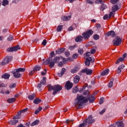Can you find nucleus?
Listing matches in <instances>:
<instances>
[{"instance_id": "obj_28", "label": "nucleus", "mask_w": 127, "mask_h": 127, "mask_svg": "<svg viewBox=\"0 0 127 127\" xmlns=\"http://www.w3.org/2000/svg\"><path fill=\"white\" fill-rule=\"evenodd\" d=\"M9 77H10V75L7 73H5L2 75V78L3 79H8Z\"/></svg>"}, {"instance_id": "obj_44", "label": "nucleus", "mask_w": 127, "mask_h": 127, "mask_svg": "<svg viewBox=\"0 0 127 127\" xmlns=\"http://www.w3.org/2000/svg\"><path fill=\"white\" fill-rule=\"evenodd\" d=\"M115 11L112 10V11L109 14V18H111V16H114L115 15Z\"/></svg>"}, {"instance_id": "obj_17", "label": "nucleus", "mask_w": 127, "mask_h": 127, "mask_svg": "<svg viewBox=\"0 0 127 127\" xmlns=\"http://www.w3.org/2000/svg\"><path fill=\"white\" fill-rule=\"evenodd\" d=\"M83 40L82 36H78L75 39V42H81Z\"/></svg>"}, {"instance_id": "obj_30", "label": "nucleus", "mask_w": 127, "mask_h": 127, "mask_svg": "<svg viewBox=\"0 0 127 127\" xmlns=\"http://www.w3.org/2000/svg\"><path fill=\"white\" fill-rule=\"evenodd\" d=\"M15 98H9L8 100H7V102L9 103H13V102H15Z\"/></svg>"}, {"instance_id": "obj_52", "label": "nucleus", "mask_w": 127, "mask_h": 127, "mask_svg": "<svg viewBox=\"0 0 127 127\" xmlns=\"http://www.w3.org/2000/svg\"><path fill=\"white\" fill-rule=\"evenodd\" d=\"M19 119H20V116L17 115L13 118V120H19Z\"/></svg>"}, {"instance_id": "obj_2", "label": "nucleus", "mask_w": 127, "mask_h": 127, "mask_svg": "<svg viewBox=\"0 0 127 127\" xmlns=\"http://www.w3.org/2000/svg\"><path fill=\"white\" fill-rule=\"evenodd\" d=\"M48 89L49 91H54L53 95H56L58 92L62 90V86L58 84L52 86L51 84H49L48 85Z\"/></svg>"}, {"instance_id": "obj_31", "label": "nucleus", "mask_w": 127, "mask_h": 127, "mask_svg": "<svg viewBox=\"0 0 127 127\" xmlns=\"http://www.w3.org/2000/svg\"><path fill=\"white\" fill-rule=\"evenodd\" d=\"M41 100L39 99V98H36L34 100V104L37 105L39 104V103H41Z\"/></svg>"}, {"instance_id": "obj_63", "label": "nucleus", "mask_w": 127, "mask_h": 127, "mask_svg": "<svg viewBox=\"0 0 127 127\" xmlns=\"http://www.w3.org/2000/svg\"><path fill=\"white\" fill-rule=\"evenodd\" d=\"M96 53V50L92 49L91 50L90 53H91V54H94V53Z\"/></svg>"}, {"instance_id": "obj_1", "label": "nucleus", "mask_w": 127, "mask_h": 127, "mask_svg": "<svg viewBox=\"0 0 127 127\" xmlns=\"http://www.w3.org/2000/svg\"><path fill=\"white\" fill-rule=\"evenodd\" d=\"M88 101H89V103H94V101H95V96L94 95H90L86 97H85L83 96V95L80 96L78 95L73 104V106H74L76 109H81L82 108V107H83L84 104L87 103Z\"/></svg>"}, {"instance_id": "obj_57", "label": "nucleus", "mask_w": 127, "mask_h": 127, "mask_svg": "<svg viewBox=\"0 0 127 127\" xmlns=\"http://www.w3.org/2000/svg\"><path fill=\"white\" fill-rule=\"evenodd\" d=\"M106 112V109H104L99 112L100 115H103Z\"/></svg>"}, {"instance_id": "obj_60", "label": "nucleus", "mask_w": 127, "mask_h": 127, "mask_svg": "<svg viewBox=\"0 0 127 127\" xmlns=\"http://www.w3.org/2000/svg\"><path fill=\"white\" fill-rule=\"evenodd\" d=\"M47 43V42L46 41V40H44L43 42L42 43V45H44V46H45V45H46Z\"/></svg>"}, {"instance_id": "obj_42", "label": "nucleus", "mask_w": 127, "mask_h": 127, "mask_svg": "<svg viewBox=\"0 0 127 127\" xmlns=\"http://www.w3.org/2000/svg\"><path fill=\"white\" fill-rule=\"evenodd\" d=\"M15 87H16V84L15 83H12L9 85L10 89H13V88H15Z\"/></svg>"}, {"instance_id": "obj_55", "label": "nucleus", "mask_w": 127, "mask_h": 127, "mask_svg": "<svg viewBox=\"0 0 127 127\" xmlns=\"http://www.w3.org/2000/svg\"><path fill=\"white\" fill-rule=\"evenodd\" d=\"M73 26H74V25H73L72 26H70L68 28L69 31H72V30L75 29V28H73Z\"/></svg>"}, {"instance_id": "obj_40", "label": "nucleus", "mask_w": 127, "mask_h": 127, "mask_svg": "<svg viewBox=\"0 0 127 127\" xmlns=\"http://www.w3.org/2000/svg\"><path fill=\"white\" fill-rule=\"evenodd\" d=\"M42 108L39 107L38 109L36 110L35 112V115H37V114H38V113H39V112H40V111H42Z\"/></svg>"}, {"instance_id": "obj_3", "label": "nucleus", "mask_w": 127, "mask_h": 127, "mask_svg": "<svg viewBox=\"0 0 127 127\" xmlns=\"http://www.w3.org/2000/svg\"><path fill=\"white\" fill-rule=\"evenodd\" d=\"M93 33L94 32L92 31V30H88L86 32L83 33L82 34V38H84L85 40H87L88 38H90V36H91Z\"/></svg>"}, {"instance_id": "obj_37", "label": "nucleus", "mask_w": 127, "mask_h": 127, "mask_svg": "<svg viewBox=\"0 0 127 127\" xmlns=\"http://www.w3.org/2000/svg\"><path fill=\"white\" fill-rule=\"evenodd\" d=\"M62 28H63V26L62 25H59L57 27V32H60L61 30H62Z\"/></svg>"}, {"instance_id": "obj_5", "label": "nucleus", "mask_w": 127, "mask_h": 127, "mask_svg": "<svg viewBox=\"0 0 127 127\" xmlns=\"http://www.w3.org/2000/svg\"><path fill=\"white\" fill-rule=\"evenodd\" d=\"M46 64L48 65L49 64V66L50 68L54 67L55 65V63L53 60H52V58H49L45 62Z\"/></svg>"}, {"instance_id": "obj_56", "label": "nucleus", "mask_w": 127, "mask_h": 127, "mask_svg": "<svg viewBox=\"0 0 127 127\" xmlns=\"http://www.w3.org/2000/svg\"><path fill=\"white\" fill-rule=\"evenodd\" d=\"M64 64L62 62H60V63H58V66H59V67H62Z\"/></svg>"}, {"instance_id": "obj_38", "label": "nucleus", "mask_w": 127, "mask_h": 127, "mask_svg": "<svg viewBox=\"0 0 127 127\" xmlns=\"http://www.w3.org/2000/svg\"><path fill=\"white\" fill-rule=\"evenodd\" d=\"M100 39V36L98 34H95L93 36V39L95 40H98V39Z\"/></svg>"}, {"instance_id": "obj_34", "label": "nucleus", "mask_w": 127, "mask_h": 127, "mask_svg": "<svg viewBox=\"0 0 127 127\" xmlns=\"http://www.w3.org/2000/svg\"><path fill=\"white\" fill-rule=\"evenodd\" d=\"M35 98V94H32L28 96L29 100H33Z\"/></svg>"}, {"instance_id": "obj_12", "label": "nucleus", "mask_w": 127, "mask_h": 127, "mask_svg": "<svg viewBox=\"0 0 127 127\" xmlns=\"http://www.w3.org/2000/svg\"><path fill=\"white\" fill-rule=\"evenodd\" d=\"M79 69L80 66H76L71 70V73H72V74H75V73H77V72H78V71H79Z\"/></svg>"}, {"instance_id": "obj_64", "label": "nucleus", "mask_w": 127, "mask_h": 127, "mask_svg": "<svg viewBox=\"0 0 127 127\" xmlns=\"http://www.w3.org/2000/svg\"><path fill=\"white\" fill-rule=\"evenodd\" d=\"M42 84L41 83H39L37 85V88L38 89H40L41 88V86H42Z\"/></svg>"}, {"instance_id": "obj_46", "label": "nucleus", "mask_w": 127, "mask_h": 127, "mask_svg": "<svg viewBox=\"0 0 127 127\" xmlns=\"http://www.w3.org/2000/svg\"><path fill=\"white\" fill-rule=\"evenodd\" d=\"M95 3L99 4V3H104V2L102 0H96Z\"/></svg>"}, {"instance_id": "obj_19", "label": "nucleus", "mask_w": 127, "mask_h": 127, "mask_svg": "<svg viewBox=\"0 0 127 127\" xmlns=\"http://www.w3.org/2000/svg\"><path fill=\"white\" fill-rule=\"evenodd\" d=\"M9 3V1L8 0H2V5L3 6H6Z\"/></svg>"}, {"instance_id": "obj_29", "label": "nucleus", "mask_w": 127, "mask_h": 127, "mask_svg": "<svg viewBox=\"0 0 127 127\" xmlns=\"http://www.w3.org/2000/svg\"><path fill=\"white\" fill-rule=\"evenodd\" d=\"M40 83L42 85H45V84H46V77H44Z\"/></svg>"}, {"instance_id": "obj_13", "label": "nucleus", "mask_w": 127, "mask_h": 127, "mask_svg": "<svg viewBox=\"0 0 127 127\" xmlns=\"http://www.w3.org/2000/svg\"><path fill=\"white\" fill-rule=\"evenodd\" d=\"M13 74L14 77H15V78H20L21 76L20 73L17 70H16V69L15 71H13Z\"/></svg>"}, {"instance_id": "obj_26", "label": "nucleus", "mask_w": 127, "mask_h": 127, "mask_svg": "<svg viewBox=\"0 0 127 127\" xmlns=\"http://www.w3.org/2000/svg\"><path fill=\"white\" fill-rule=\"evenodd\" d=\"M65 72H66V69L65 68H63L61 73L58 74V76L59 77H62V76L64 75V73H65Z\"/></svg>"}, {"instance_id": "obj_61", "label": "nucleus", "mask_w": 127, "mask_h": 127, "mask_svg": "<svg viewBox=\"0 0 127 127\" xmlns=\"http://www.w3.org/2000/svg\"><path fill=\"white\" fill-rule=\"evenodd\" d=\"M45 74H46V69H45L44 71L42 72L41 75H42V76H44Z\"/></svg>"}, {"instance_id": "obj_54", "label": "nucleus", "mask_w": 127, "mask_h": 127, "mask_svg": "<svg viewBox=\"0 0 127 127\" xmlns=\"http://www.w3.org/2000/svg\"><path fill=\"white\" fill-rule=\"evenodd\" d=\"M64 54L66 57H68V56H70V53H69V51H65L64 52Z\"/></svg>"}, {"instance_id": "obj_47", "label": "nucleus", "mask_w": 127, "mask_h": 127, "mask_svg": "<svg viewBox=\"0 0 127 127\" xmlns=\"http://www.w3.org/2000/svg\"><path fill=\"white\" fill-rule=\"evenodd\" d=\"M86 2L87 3H89V4H93L94 3V0H87Z\"/></svg>"}, {"instance_id": "obj_9", "label": "nucleus", "mask_w": 127, "mask_h": 127, "mask_svg": "<svg viewBox=\"0 0 127 127\" xmlns=\"http://www.w3.org/2000/svg\"><path fill=\"white\" fill-rule=\"evenodd\" d=\"M94 60H92V58L88 57L86 59V60L85 61V64L86 66H90V63H94Z\"/></svg>"}, {"instance_id": "obj_58", "label": "nucleus", "mask_w": 127, "mask_h": 127, "mask_svg": "<svg viewBox=\"0 0 127 127\" xmlns=\"http://www.w3.org/2000/svg\"><path fill=\"white\" fill-rule=\"evenodd\" d=\"M73 58H74V59H76L78 58V54H74L73 56H72Z\"/></svg>"}, {"instance_id": "obj_23", "label": "nucleus", "mask_w": 127, "mask_h": 127, "mask_svg": "<svg viewBox=\"0 0 127 127\" xmlns=\"http://www.w3.org/2000/svg\"><path fill=\"white\" fill-rule=\"evenodd\" d=\"M120 9V7H119V6L118 5H114L112 6V10L113 11H117V10H119Z\"/></svg>"}, {"instance_id": "obj_35", "label": "nucleus", "mask_w": 127, "mask_h": 127, "mask_svg": "<svg viewBox=\"0 0 127 127\" xmlns=\"http://www.w3.org/2000/svg\"><path fill=\"white\" fill-rule=\"evenodd\" d=\"M78 47V46H77V45H74L73 46H71L70 47H69V49L71 51L72 50H74V49H75V48H77Z\"/></svg>"}, {"instance_id": "obj_39", "label": "nucleus", "mask_w": 127, "mask_h": 127, "mask_svg": "<svg viewBox=\"0 0 127 127\" xmlns=\"http://www.w3.org/2000/svg\"><path fill=\"white\" fill-rule=\"evenodd\" d=\"M120 0H111L110 2L113 4H115L116 3H118Z\"/></svg>"}, {"instance_id": "obj_36", "label": "nucleus", "mask_w": 127, "mask_h": 127, "mask_svg": "<svg viewBox=\"0 0 127 127\" xmlns=\"http://www.w3.org/2000/svg\"><path fill=\"white\" fill-rule=\"evenodd\" d=\"M78 52L80 55H82V54L84 53V50H83L82 48H79L78 50Z\"/></svg>"}, {"instance_id": "obj_49", "label": "nucleus", "mask_w": 127, "mask_h": 127, "mask_svg": "<svg viewBox=\"0 0 127 127\" xmlns=\"http://www.w3.org/2000/svg\"><path fill=\"white\" fill-rule=\"evenodd\" d=\"M89 94H90V91H89V90L84 91L83 92V95L84 96H86L87 95H89Z\"/></svg>"}, {"instance_id": "obj_15", "label": "nucleus", "mask_w": 127, "mask_h": 127, "mask_svg": "<svg viewBox=\"0 0 127 127\" xmlns=\"http://www.w3.org/2000/svg\"><path fill=\"white\" fill-rule=\"evenodd\" d=\"M71 19V16H63L62 17V20L64 21H67V20H70Z\"/></svg>"}, {"instance_id": "obj_32", "label": "nucleus", "mask_w": 127, "mask_h": 127, "mask_svg": "<svg viewBox=\"0 0 127 127\" xmlns=\"http://www.w3.org/2000/svg\"><path fill=\"white\" fill-rule=\"evenodd\" d=\"M39 124V121L36 120L34 121L33 123H32L31 126L32 127H34V126H36V125H38Z\"/></svg>"}, {"instance_id": "obj_41", "label": "nucleus", "mask_w": 127, "mask_h": 127, "mask_svg": "<svg viewBox=\"0 0 127 127\" xmlns=\"http://www.w3.org/2000/svg\"><path fill=\"white\" fill-rule=\"evenodd\" d=\"M17 71H18L19 72H24L25 71V68H19L16 69Z\"/></svg>"}, {"instance_id": "obj_59", "label": "nucleus", "mask_w": 127, "mask_h": 127, "mask_svg": "<svg viewBox=\"0 0 127 127\" xmlns=\"http://www.w3.org/2000/svg\"><path fill=\"white\" fill-rule=\"evenodd\" d=\"M5 95H9L10 94V91H8V90H6L5 92H4V93Z\"/></svg>"}, {"instance_id": "obj_48", "label": "nucleus", "mask_w": 127, "mask_h": 127, "mask_svg": "<svg viewBox=\"0 0 127 127\" xmlns=\"http://www.w3.org/2000/svg\"><path fill=\"white\" fill-rule=\"evenodd\" d=\"M63 60V62L64 64H66V63H67L68 62V60L65 58H63L62 59Z\"/></svg>"}, {"instance_id": "obj_24", "label": "nucleus", "mask_w": 127, "mask_h": 127, "mask_svg": "<svg viewBox=\"0 0 127 127\" xmlns=\"http://www.w3.org/2000/svg\"><path fill=\"white\" fill-rule=\"evenodd\" d=\"M34 71L35 72L40 71L41 69V66L39 65H35L33 68Z\"/></svg>"}, {"instance_id": "obj_43", "label": "nucleus", "mask_w": 127, "mask_h": 127, "mask_svg": "<svg viewBox=\"0 0 127 127\" xmlns=\"http://www.w3.org/2000/svg\"><path fill=\"white\" fill-rule=\"evenodd\" d=\"M73 93H74V94H76V93H77L78 92V87L75 86L73 90H72Z\"/></svg>"}, {"instance_id": "obj_7", "label": "nucleus", "mask_w": 127, "mask_h": 127, "mask_svg": "<svg viewBox=\"0 0 127 127\" xmlns=\"http://www.w3.org/2000/svg\"><path fill=\"white\" fill-rule=\"evenodd\" d=\"M109 127H125V124L122 122H116L115 124L110 125Z\"/></svg>"}, {"instance_id": "obj_6", "label": "nucleus", "mask_w": 127, "mask_h": 127, "mask_svg": "<svg viewBox=\"0 0 127 127\" xmlns=\"http://www.w3.org/2000/svg\"><path fill=\"white\" fill-rule=\"evenodd\" d=\"M12 60V57H6L0 64V65H5V64H8L9 62H10Z\"/></svg>"}, {"instance_id": "obj_11", "label": "nucleus", "mask_w": 127, "mask_h": 127, "mask_svg": "<svg viewBox=\"0 0 127 127\" xmlns=\"http://www.w3.org/2000/svg\"><path fill=\"white\" fill-rule=\"evenodd\" d=\"M82 73H86L87 75H92L93 70L86 68L82 70Z\"/></svg>"}, {"instance_id": "obj_4", "label": "nucleus", "mask_w": 127, "mask_h": 127, "mask_svg": "<svg viewBox=\"0 0 127 127\" xmlns=\"http://www.w3.org/2000/svg\"><path fill=\"white\" fill-rule=\"evenodd\" d=\"M114 45L120 46L122 44V38L119 36L115 37L113 41Z\"/></svg>"}, {"instance_id": "obj_45", "label": "nucleus", "mask_w": 127, "mask_h": 127, "mask_svg": "<svg viewBox=\"0 0 127 127\" xmlns=\"http://www.w3.org/2000/svg\"><path fill=\"white\" fill-rule=\"evenodd\" d=\"M109 88H112L113 87V79L110 80V82L108 84Z\"/></svg>"}, {"instance_id": "obj_50", "label": "nucleus", "mask_w": 127, "mask_h": 127, "mask_svg": "<svg viewBox=\"0 0 127 127\" xmlns=\"http://www.w3.org/2000/svg\"><path fill=\"white\" fill-rule=\"evenodd\" d=\"M104 100H105V98H104L103 97L100 98V101H99L100 105H102V104H103V103H104Z\"/></svg>"}, {"instance_id": "obj_14", "label": "nucleus", "mask_w": 127, "mask_h": 127, "mask_svg": "<svg viewBox=\"0 0 127 127\" xmlns=\"http://www.w3.org/2000/svg\"><path fill=\"white\" fill-rule=\"evenodd\" d=\"M127 57V54H124L123 55V58H120L116 63V64H119L120 62H123L125 60V58Z\"/></svg>"}, {"instance_id": "obj_25", "label": "nucleus", "mask_w": 127, "mask_h": 127, "mask_svg": "<svg viewBox=\"0 0 127 127\" xmlns=\"http://www.w3.org/2000/svg\"><path fill=\"white\" fill-rule=\"evenodd\" d=\"M17 123H18V121L16 120H11L9 122V125H15L16 124H17Z\"/></svg>"}, {"instance_id": "obj_33", "label": "nucleus", "mask_w": 127, "mask_h": 127, "mask_svg": "<svg viewBox=\"0 0 127 127\" xmlns=\"http://www.w3.org/2000/svg\"><path fill=\"white\" fill-rule=\"evenodd\" d=\"M107 7H108V6H107V5H106L105 4H102L100 7V10L103 11L104 9H106Z\"/></svg>"}, {"instance_id": "obj_62", "label": "nucleus", "mask_w": 127, "mask_h": 127, "mask_svg": "<svg viewBox=\"0 0 127 127\" xmlns=\"http://www.w3.org/2000/svg\"><path fill=\"white\" fill-rule=\"evenodd\" d=\"M118 67H119L121 69V70H123V69H124V68H125V65L122 64Z\"/></svg>"}, {"instance_id": "obj_10", "label": "nucleus", "mask_w": 127, "mask_h": 127, "mask_svg": "<svg viewBox=\"0 0 127 127\" xmlns=\"http://www.w3.org/2000/svg\"><path fill=\"white\" fill-rule=\"evenodd\" d=\"M73 87V83L68 81L66 82L65 88L66 90H70Z\"/></svg>"}, {"instance_id": "obj_51", "label": "nucleus", "mask_w": 127, "mask_h": 127, "mask_svg": "<svg viewBox=\"0 0 127 127\" xmlns=\"http://www.w3.org/2000/svg\"><path fill=\"white\" fill-rule=\"evenodd\" d=\"M12 39H13V37L12 36H9V37L7 38L8 41H11Z\"/></svg>"}, {"instance_id": "obj_8", "label": "nucleus", "mask_w": 127, "mask_h": 127, "mask_svg": "<svg viewBox=\"0 0 127 127\" xmlns=\"http://www.w3.org/2000/svg\"><path fill=\"white\" fill-rule=\"evenodd\" d=\"M20 48L18 45H17L15 47H10L6 49V51L7 52H13V51H17V50H19Z\"/></svg>"}, {"instance_id": "obj_53", "label": "nucleus", "mask_w": 127, "mask_h": 127, "mask_svg": "<svg viewBox=\"0 0 127 127\" xmlns=\"http://www.w3.org/2000/svg\"><path fill=\"white\" fill-rule=\"evenodd\" d=\"M34 73H35V70H34V69H33V70H31L30 72H29V76H32V75H33V74H34Z\"/></svg>"}, {"instance_id": "obj_22", "label": "nucleus", "mask_w": 127, "mask_h": 127, "mask_svg": "<svg viewBox=\"0 0 127 127\" xmlns=\"http://www.w3.org/2000/svg\"><path fill=\"white\" fill-rule=\"evenodd\" d=\"M60 59H62V58L58 57H55L53 61L55 63H58L59 61H60Z\"/></svg>"}, {"instance_id": "obj_27", "label": "nucleus", "mask_w": 127, "mask_h": 127, "mask_svg": "<svg viewBox=\"0 0 127 127\" xmlns=\"http://www.w3.org/2000/svg\"><path fill=\"white\" fill-rule=\"evenodd\" d=\"M28 110V109L27 108L23 109V110H21V111H19V112H18L17 115L20 116V115H21V114H22V113H25V112H27Z\"/></svg>"}, {"instance_id": "obj_16", "label": "nucleus", "mask_w": 127, "mask_h": 127, "mask_svg": "<svg viewBox=\"0 0 127 127\" xmlns=\"http://www.w3.org/2000/svg\"><path fill=\"white\" fill-rule=\"evenodd\" d=\"M107 36H111V37H115L116 36V33L114 31L109 32L107 34Z\"/></svg>"}, {"instance_id": "obj_20", "label": "nucleus", "mask_w": 127, "mask_h": 127, "mask_svg": "<svg viewBox=\"0 0 127 127\" xmlns=\"http://www.w3.org/2000/svg\"><path fill=\"white\" fill-rule=\"evenodd\" d=\"M65 51V49L64 48H62L58 49L56 51V53L57 54H61V53H63Z\"/></svg>"}, {"instance_id": "obj_21", "label": "nucleus", "mask_w": 127, "mask_h": 127, "mask_svg": "<svg viewBox=\"0 0 127 127\" xmlns=\"http://www.w3.org/2000/svg\"><path fill=\"white\" fill-rule=\"evenodd\" d=\"M109 72H110L109 69H105L104 71L101 72V75L102 76H106V75H108V74H109Z\"/></svg>"}, {"instance_id": "obj_18", "label": "nucleus", "mask_w": 127, "mask_h": 127, "mask_svg": "<svg viewBox=\"0 0 127 127\" xmlns=\"http://www.w3.org/2000/svg\"><path fill=\"white\" fill-rule=\"evenodd\" d=\"M80 81V76L79 75H76L74 77L73 79V82L74 84H77Z\"/></svg>"}]
</instances>
